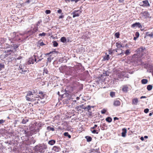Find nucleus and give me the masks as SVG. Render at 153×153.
<instances>
[{
    "mask_svg": "<svg viewBox=\"0 0 153 153\" xmlns=\"http://www.w3.org/2000/svg\"><path fill=\"white\" fill-rule=\"evenodd\" d=\"M109 55H107L106 56H105V57L103 59L104 60H108L109 59Z\"/></svg>",
    "mask_w": 153,
    "mask_h": 153,
    "instance_id": "obj_34",
    "label": "nucleus"
},
{
    "mask_svg": "<svg viewBox=\"0 0 153 153\" xmlns=\"http://www.w3.org/2000/svg\"><path fill=\"white\" fill-rule=\"evenodd\" d=\"M97 127V125L96 124H95L94 125V126H93V127H92L91 128V129H96V128Z\"/></svg>",
    "mask_w": 153,
    "mask_h": 153,
    "instance_id": "obj_45",
    "label": "nucleus"
},
{
    "mask_svg": "<svg viewBox=\"0 0 153 153\" xmlns=\"http://www.w3.org/2000/svg\"><path fill=\"white\" fill-rule=\"evenodd\" d=\"M47 128L48 130H51L53 131L55 130L54 128H53L51 127L50 126H48Z\"/></svg>",
    "mask_w": 153,
    "mask_h": 153,
    "instance_id": "obj_30",
    "label": "nucleus"
},
{
    "mask_svg": "<svg viewBox=\"0 0 153 153\" xmlns=\"http://www.w3.org/2000/svg\"><path fill=\"white\" fill-rule=\"evenodd\" d=\"M152 88L153 86L152 85H149L147 86V89L148 91H150L152 89Z\"/></svg>",
    "mask_w": 153,
    "mask_h": 153,
    "instance_id": "obj_28",
    "label": "nucleus"
},
{
    "mask_svg": "<svg viewBox=\"0 0 153 153\" xmlns=\"http://www.w3.org/2000/svg\"><path fill=\"white\" fill-rule=\"evenodd\" d=\"M5 121V120L3 119H1L0 120V125L1 124L4 123Z\"/></svg>",
    "mask_w": 153,
    "mask_h": 153,
    "instance_id": "obj_38",
    "label": "nucleus"
},
{
    "mask_svg": "<svg viewBox=\"0 0 153 153\" xmlns=\"http://www.w3.org/2000/svg\"><path fill=\"white\" fill-rule=\"evenodd\" d=\"M106 111V110L105 108H104L101 111V113L102 114H104Z\"/></svg>",
    "mask_w": 153,
    "mask_h": 153,
    "instance_id": "obj_37",
    "label": "nucleus"
},
{
    "mask_svg": "<svg viewBox=\"0 0 153 153\" xmlns=\"http://www.w3.org/2000/svg\"><path fill=\"white\" fill-rule=\"evenodd\" d=\"M25 67L24 66H23L22 65H20L19 66V68L21 70V72H20V73L22 74H25L24 73L25 72H27V73L29 71L26 70V68L24 69V67Z\"/></svg>",
    "mask_w": 153,
    "mask_h": 153,
    "instance_id": "obj_7",
    "label": "nucleus"
},
{
    "mask_svg": "<svg viewBox=\"0 0 153 153\" xmlns=\"http://www.w3.org/2000/svg\"><path fill=\"white\" fill-rule=\"evenodd\" d=\"M67 137H68V138H71V136L70 135H69H69H68V136Z\"/></svg>",
    "mask_w": 153,
    "mask_h": 153,
    "instance_id": "obj_62",
    "label": "nucleus"
},
{
    "mask_svg": "<svg viewBox=\"0 0 153 153\" xmlns=\"http://www.w3.org/2000/svg\"><path fill=\"white\" fill-rule=\"evenodd\" d=\"M51 57H49L47 59V62H51Z\"/></svg>",
    "mask_w": 153,
    "mask_h": 153,
    "instance_id": "obj_47",
    "label": "nucleus"
},
{
    "mask_svg": "<svg viewBox=\"0 0 153 153\" xmlns=\"http://www.w3.org/2000/svg\"><path fill=\"white\" fill-rule=\"evenodd\" d=\"M146 96H142V97H141L140 98L141 99H142L143 98H146Z\"/></svg>",
    "mask_w": 153,
    "mask_h": 153,
    "instance_id": "obj_58",
    "label": "nucleus"
},
{
    "mask_svg": "<svg viewBox=\"0 0 153 153\" xmlns=\"http://www.w3.org/2000/svg\"><path fill=\"white\" fill-rule=\"evenodd\" d=\"M116 46L117 48H119L124 47V46L123 45V44L120 42H118L116 43Z\"/></svg>",
    "mask_w": 153,
    "mask_h": 153,
    "instance_id": "obj_12",
    "label": "nucleus"
},
{
    "mask_svg": "<svg viewBox=\"0 0 153 153\" xmlns=\"http://www.w3.org/2000/svg\"><path fill=\"white\" fill-rule=\"evenodd\" d=\"M123 51H122V52H121V53H120L119 54V55H123V54H123Z\"/></svg>",
    "mask_w": 153,
    "mask_h": 153,
    "instance_id": "obj_61",
    "label": "nucleus"
},
{
    "mask_svg": "<svg viewBox=\"0 0 153 153\" xmlns=\"http://www.w3.org/2000/svg\"><path fill=\"white\" fill-rule=\"evenodd\" d=\"M146 35L147 36H149L151 38H153V32L150 33L148 32L146 33Z\"/></svg>",
    "mask_w": 153,
    "mask_h": 153,
    "instance_id": "obj_20",
    "label": "nucleus"
},
{
    "mask_svg": "<svg viewBox=\"0 0 153 153\" xmlns=\"http://www.w3.org/2000/svg\"><path fill=\"white\" fill-rule=\"evenodd\" d=\"M45 45V44L43 42V41L42 39H40L39 41L37 43V46L39 47L43 46Z\"/></svg>",
    "mask_w": 153,
    "mask_h": 153,
    "instance_id": "obj_15",
    "label": "nucleus"
},
{
    "mask_svg": "<svg viewBox=\"0 0 153 153\" xmlns=\"http://www.w3.org/2000/svg\"><path fill=\"white\" fill-rule=\"evenodd\" d=\"M38 30V29L37 28H34L33 29V31H32V33H35Z\"/></svg>",
    "mask_w": 153,
    "mask_h": 153,
    "instance_id": "obj_40",
    "label": "nucleus"
},
{
    "mask_svg": "<svg viewBox=\"0 0 153 153\" xmlns=\"http://www.w3.org/2000/svg\"><path fill=\"white\" fill-rule=\"evenodd\" d=\"M91 106L89 105H88L87 106V107L86 108L87 109L88 111H89L90 110H91Z\"/></svg>",
    "mask_w": 153,
    "mask_h": 153,
    "instance_id": "obj_43",
    "label": "nucleus"
},
{
    "mask_svg": "<svg viewBox=\"0 0 153 153\" xmlns=\"http://www.w3.org/2000/svg\"><path fill=\"white\" fill-rule=\"evenodd\" d=\"M62 10L60 9H59L57 10V12L59 13H62Z\"/></svg>",
    "mask_w": 153,
    "mask_h": 153,
    "instance_id": "obj_51",
    "label": "nucleus"
},
{
    "mask_svg": "<svg viewBox=\"0 0 153 153\" xmlns=\"http://www.w3.org/2000/svg\"><path fill=\"white\" fill-rule=\"evenodd\" d=\"M105 120L107 122L110 123L112 121V119L111 117H108L106 118Z\"/></svg>",
    "mask_w": 153,
    "mask_h": 153,
    "instance_id": "obj_26",
    "label": "nucleus"
},
{
    "mask_svg": "<svg viewBox=\"0 0 153 153\" xmlns=\"http://www.w3.org/2000/svg\"><path fill=\"white\" fill-rule=\"evenodd\" d=\"M53 45L54 47H57L58 45V43L56 41L53 42Z\"/></svg>",
    "mask_w": 153,
    "mask_h": 153,
    "instance_id": "obj_35",
    "label": "nucleus"
},
{
    "mask_svg": "<svg viewBox=\"0 0 153 153\" xmlns=\"http://www.w3.org/2000/svg\"><path fill=\"white\" fill-rule=\"evenodd\" d=\"M130 50L129 49L127 50L125 52V54L126 56L129 55L130 53Z\"/></svg>",
    "mask_w": 153,
    "mask_h": 153,
    "instance_id": "obj_27",
    "label": "nucleus"
},
{
    "mask_svg": "<svg viewBox=\"0 0 153 153\" xmlns=\"http://www.w3.org/2000/svg\"><path fill=\"white\" fill-rule=\"evenodd\" d=\"M140 139H141V140H144V138H143V137H141V138H140Z\"/></svg>",
    "mask_w": 153,
    "mask_h": 153,
    "instance_id": "obj_64",
    "label": "nucleus"
},
{
    "mask_svg": "<svg viewBox=\"0 0 153 153\" xmlns=\"http://www.w3.org/2000/svg\"><path fill=\"white\" fill-rule=\"evenodd\" d=\"M110 95L112 97H113L115 96V93L113 92H111L110 93Z\"/></svg>",
    "mask_w": 153,
    "mask_h": 153,
    "instance_id": "obj_36",
    "label": "nucleus"
},
{
    "mask_svg": "<svg viewBox=\"0 0 153 153\" xmlns=\"http://www.w3.org/2000/svg\"><path fill=\"white\" fill-rule=\"evenodd\" d=\"M114 121H115L116 120H119V118L117 117H115L114 118Z\"/></svg>",
    "mask_w": 153,
    "mask_h": 153,
    "instance_id": "obj_55",
    "label": "nucleus"
},
{
    "mask_svg": "<svg viewBox=\"0 0 153 153\" xmlns=\"http://www.w3.org/2000/svg\"><path fill=\"white\" fill-rule=\"evenodd\" d=\"M97 129H92L90 128V130L91 132L94 134H98L100 131V129L99 128V127L97 128Z\"/></svg>",
    "mask_w": 153,
    "mask_h": 153,
    "instance_id": "obj_9",
    "label": "nucleus"
},
{
    "mask_svg": "<svg viewBox=\"0 0 153 153\" xmlns=\"http://www.w3.org/2000/svg\"><path fill=\"white\" fill-rule=\"evenodd\" d=\"M10 52H13V50H8L7 51V53H8V54L10 55V54H11V53H10Z\"/></svg>",
    "mask_w": 153,
    "mask_h": 153,
    "instance_id": "obj_49",
    "label": "nucleus"
},
{
    "mask_svg": "<svg viewBox=\"0 0 153 153\" xmlns=\"http://www.w3.org/2000/svg\"><path fill=\"white\" fill-rule=\"evenodd\" d=\"M60 40L61 42L65 43L66 41V39L65 37L63 36L61 38Z\"/></svg>",
    "mask_w": 153,
    "mask_h": 153,
    "instance_id": "obj_25",
    "label": "nucleus"
},
{
    "mask_svg": "<svg viewBox=\"0 0 153 153\" xmlns=\"http://www.w3.org/2000/svg\"><path fill=\"white\" fill-rule=\"evenodd\" d=\"M102 76H103V75L102 74H101L100 75V76L99 77H98V79H101V77H102Z\"/></svg>",
    "mask_w": 153,
    "mask_h": 153,
    "instance_id": "obj_56",
    "label": "nucleus"
},
{
    "mask_svg": "<svg viewBox=\"0 0 153 153\" xmlns=\"http://www.w3.org/2000/svg\"><path fill=\"white\" fill-rule=\"evenodd\" d=\"M136 27H138L140 28L142 27L141 25L139 22H136L132 24L131 25V27L132 28H134Z\"/></svg>",
    "mask_w": 153,
    "mask_h": 153,
    "instance_id": "obj_8",
    "label": "nucleus"
},
{
    "mask_svg": "<svg viewBox=\"0 0 153 153\" xmlns=\"http://www.w3.org/2000/svg\"><path fill=\"white\" fill-rule=\"evenodd\" d=\"M39 95H37V97H36V98L40 97L41 99H43L44 98V97L45 96V94H43V92L42 91L39 92Z\"/></svg>",
    "mask_w": 153,
    "mask_h": 153,
    "instance_id": "obj_13",
    "label": "nucleus"
},
{
    "mask_svg": "<svg viewBox=\"0 0 153 153\" xmlns=\"http://www.w3.org/2000/svg\"><path fill=\"white\" fill-rule=\"evenodd\" d=\"M140 5L143 7H147L150 6V4L148 0L143 1L140 3Z\"/></svg>",
    "mask_w": 153,
    "mask_h": 153,
    "instance_id": "obj_5",
    "label": "nucleus"
},
{
    "mask_svg": "<svg viewBox=\"0 0 153 153\" xmlns=\"http://www.w3.org/2000/svg\"><path fill=\"white\" fill-rule=\"evenodd\" d=\"M85 138L86 139L87 142H90L92 140V138L90 136H86L85 137Z\"/></svg>",
    "mask_w": 153,
    "mask_h": 153,
    "instance_id": "obj_29",
    "label": "nucleus"
},
{
    "mask_svg": "<svg viewBox=\"0 0 153 153\" xmlns=\"http://www.w3.org/2000/svg\"><path fill=\"white\" fill-rule=\"evenodd\" d=\"M137 37H134V40H136L137 38Z\"/></svg>",
    "mask_w": 153,
    "mask_h": 153,
    "instance_id": "obj_59",
    "label": "nucleus"
},
{
    "mask_svg": "<svg viewBox=\"0 0 153 153\" xmlns=\"http://www.w3.org/2000/svg\"><path fill=\"white\" fill-rule=\"evenodd\" d=\"M122 130L123 132L122 133V137H125L127 133V130L126 128H124L122 129Z\"/></svg>",
    "mask_w": 153,
    "mask_h": 153,
    "instance_id": "obj_17",
    "label": "nucleus"
},
{
    "mask_svg": "<svg viewBox=\"0 0 153 153\" xmlns=\"http://www.w3.org/2000/svg\"><path fill=\"white\" fill-rule=\"evenodd\" d=\"M141 82L142 84H145L148 83V80L146 79H143L141 80Z\"/></svg>",
    "mask_w": 153,
    "mask_h": 153,
    "instance_id": "obj_23",
    "label": "nucleus"
},
{
    "mask_svg": "<svg viewBox=\"0 0 153 153\" xmlns=\"http://www.w3.org/2000/svg\"><path fill=\"white\" fill-rule=\"evenodd\" d=\"M114 36L116 37L117 38H119L120 36V33L119 32H117L115 33Z\"/></svg>",
    "mask_w": 153,
    "mask_h": 153,
    "instance_id": "obj_33",
    "label": "nucleus"
},
{
    "mask_svg": "<svg viewBox=\"0 0 153 153\" xmlns=\"http://www.w3.org/2000/svg\"><path fill=\"white\" fill-rule=\"evenodd\" d=\"M128 87L127 85H124L123 87L122 90L123 92H127L128 91Z\"/></svg>",
    "mask_w": 153,
    "mask_h": 153,
    "instance_id": "obj_19",
    "label": "nucleus"
},
{
    "mask_svg": "<svg viewBox=\"0 0 153 153\" xmlns=\"http://www.w3.org/2000/svg\"><path fill=\"white\" fill-rule=\"evenodd\" d=\"M152 114H153V113H150L149 114V116H152Z\"/></svg>",
    "mask_w": 153,
    "mask_h": 153,
    "instance_id": "obj_60",
    "label": "nucleus"
},
{
    "mask_svg": "<svg viewBox=\"0 0 153 153\" xmlns=\"http://www.w3.org/2000/svg\"><path fill=\"white\" fill-rule=\"evenodd\" d=\"M46 35V33L44 32H43L42 33H39V36L42 37L45 36Z\"/></svg>",
    "mask_w": 153,
    "mask_h": 153,
    "instance_id": "obj_31",
    "label": "nucleus"
},
{
    "mask_svg": "<svg viewBox=\"0 0 153 153\" xmlns=\"http://www.w3.org/2000/svg\"><path fill=\"white\" fill-rule=\"evenodd\" d=\"M80 108H82V109H85L86 108V107H85L84 105L82 104L80 105Z\"/></svg>",
    "mask_w": 153,
    "mask_h": 153,
    "instance_id": "obj_41",
    "label": "nucleus"
},
{
    "mask_svg": "<svg viewBox=\"0 0 153 153\" xmlns=\"http://www.w3.org/2000/svg\"><path fill=\"white\" fill-rule=\"evenodd\" d=\"M45 13L46 14H49L51 13V11L50 10H46L45 11Z\"/></svg>",
    "mask_w": 153,
    "mask_h": 153,
    "instance_id": "obj_42",
    "label": "nucleus"
},
{
    "mask_svg": "<svg viewBox=\"0 0 153 153\" xmlns=\"http://www.w3.org/2000/svg\"><path fill=\"white\" fill-rule=\"evenodd\" d=\"M140 49H141L142 50H143L144 49H145V48H144L143 47H140Z\"/></svg>",
    "mask_w": 153,
    "mask_h": 153,
    "instance_id": "obj_57",
    "label": "nucleus"
},
{
    "mask_svg": "<svg viewBox=\"0 0 153 153\" xmlns=\"http://www.w3.org/2000/svg\"><path fill=\"white\" fill-rule=\"evenodd\" d=\"M112 53V51H109V54H111Z\"/></svg>",
    "mask_w": 153,
    "mask_h": 153,
    "instance_id": "obj_63",
    "label": "nucleus"
},
{
    "mask_svg": "<svg viewBox=\"0 0 153 153\" xmlns=\"http://www.w3.org/2000/svg\"><path fill=\"white\" fill-rule=\"evenodd\" d=\"M4 67V65H2L1 64H0V71H1L3 67Z\"/></svg>",
    "mask_w": 153,
    "mask_h": 153,
    "instance_id": "obj_53",
    "label": "nucleus"
},
{
    "mask_svg": "<svg viewBox=\"0 0 153 153\" xmlns=\"http://www.w3.org/2000/svg\"><path fill=\"white\" fill-rule=\"evenodd\" d=\"M138 102V100L137 98H135L132 100V105H137Z\"/></svg>",
    "mask_w": 153,
    "mask_h": 153,
    "instance_id": "obj_14",
    "label": "nucleus"
},
{
    "mask_svg": "<svg viewBox=\"0 0 153 153\" xmlns=\"http://www.w3.org/2000/svg\"><path fill=\"white\" fill-rule=\"evenodd\" d=\"M62 15L59 16V19H62L64 17V16L63 15V13H61Z\"/></svg>",
    "mask_w": 153,
    "mask_h": 153,
    "instance_id": "obj_50",
    "label": "nucleus"
},
{
    "mask_svg": "<svg viewBox=\"0 0 153 153\" xmlns=\"http://www.w3.org/2000/svg\"><path fill=\"white\" fill-rule=\"evenodd\" d=\"M29 120L27 117H25L22 120V123L23 124H25L27 123V122H28Z\"/></svg>",
    "mask_w": 153,
    "mask_h": 153,
    "instance_id": "obj_21",
    "label": "nucleus"
},
{
    "mask_svg": "<svg viewBox=\"0 0 153 153\" xmlns=\"http://www.w3.org/2000/svg\"><path fill=\"white\" fill-rule=\"evenodd\" d=\"M76 110L78 111H79V110H80V106H77L76 107Z\"/></svg>",
    "mask_w": 153,
    "mask_h": 153,
    "instance_id": "obj_48",
    "label": "nucleus"
},
{
    "mask_svg": "<svg viewBox=\"0 0 153 153\" xmlns=\"http://www.w3.org/2000/svg\"><path fill=\"white\" fill-rule=\"evenodd\" d=\"M120 105V102L119 100H116L114 101V105L115 106H118Z\"/></svg>",
    "mask_w": 153,
    "mask_h": 153,
    "instance_id": "obj_18",
    "label": "nucleus"
},
{
    "mask_svg": "<svg viewBox=\"0 0 153 153\" xmlns=\"http://www.w3.org/2000/svg\"><path fill=\"white\" fill-rule=\"evenodd\" d=\"M144 112L146 113H147L149 112V109L148 108H146L144 109Z\"/></svg>",
    "mask_w": 153,
    "mask_h": 153,
    "instance_id": "obj_46",
    "label": "nucleus"
},
{
    "mask_svg": "<svg viewBox=\"0 0 153 153\" xmlns=\"http://www.w3.org/2000/svg\"><path fill=\"white\" fill-rule=\"evenodd\" d=\"M141 14L146 18H148L149 15V13L147 11L142 12L141 13Z\"/></svg>",
    "mask_w": 153,
    "mask_h": 153,
    "instance_id": "obj_11",
    "label": "nucleus"
},
{
    "mask_svg": "<svg viewBox=\"0 0 153 153\" xmlns=\"http://www.w3.org/2000/svg\"><path fill=\"white\" fill-rule=\"evenodd\" d=\"M33 94L32 91H29L27 92V95L25 96L26 100L28 101H33L36 100V97H33Z\"/></svg>",
    "mask_w": 153,
    "mask_h": 153,
    "instance_id": "obj_2",
    "label": "nucleus"
},
{
    "mask_svg": "<svg viewBox=\"0 0 153 153\" xmlns=\"http://www.w3.org/2000/svg\"><path fill=\"white\" fill-rule=\"evenodd\" d=\"M64 136H67V137L68 136V135H69V134L68 132H65L64 133Z\"/></svg>",
    "mask_w": 153,
    "mask_h": 153,
    "instance_id": "obj_52",
    "label": "nucleus"
},
{
    "mask_svg": "<svg viewBox=\"0 0 153 153\" xmlns=\"http://www.w3.org/2000/svg\"><path fill=\"white\" fill-rule=\"evenodd\" d=\"M90 151L91 152H94V153H100V152L99 151V149H91L90 150Z\"/></svg>",
    "mask_w": 153,
    "mask_h": 153,
    "instance_id": "obj_16",
    "label": "nucleus"
},
{
    "mask_svg": "<svg viewBox=\"0 0 153 153\" xmlns=\"http://www.w3.org/2000/svg\"><path fill=\"white\" fill-rule=\"evenodd\" d=\"M146 68L149 70H153V66L152 65L147 64L146 65Z\"/></svg>",
    "mask_w": 153,
    "mask_h": 153,
    "instance_id": "obj_22",
    "label": "nucleus"
},
{
    "mask_svg": "<svg viewBox=\"0 0 153 153\" xmlns=\"http://www.w3.org/2000/svg\"><path fill=\"white\" fill-rule=\"evenodd\" d=\"M34 58L32 57L29 59L28 62V64L29 65L31 64H33L34 62L39 61L40 60L39 59L37 61V59H38V57L36 55H34Z\"/></svg>",
    "mask_w": 153,
    "mask_h": 153,
    "instance_id": "obj_4",
    "label": "nucleus"
},
{
    "mask_svg": "<svg viewBox=\"0 0 153 153\" xmlns=\"http://www.w3.org/2000/svg\"><path fill=\"white\" fill-rule=\"evenodd\" d=\"M56 142V141L54 140H51L50 141L48 142V143L49 144L51 145H53Z\"/></svg>",
    "mask_w": 153,
    "mask_h": 153,
    "instance_id": "obj_24",
    "label": "nucleus"
},
{
    "mask_svg": "<svg viewBox=\"0 0 153 153\" xmlns=\"http://www.w3.org/2000/svg\"><path fill=\"white\" fill-rule=\"evenodd\" d=\"M43 71L44 73H45L46 74H48V72L46 68H44Z\"/></svg>",
    "mask_w": 153,
    "mask_h": 153,
    "instance_id": "obj_44",
    "label": "nucleus"
},
{
    "mask_svg": "<svg viewBox=\"0 0 153 153\" xmlns=\"http://www.w3.org/2000/svg\"><path fill=\"white\" fill-rule=\"evenodd\" d=\"M11 47H13L15 49H16L18 48V46L16 45L13 44L11 45Z\"/></svg>",
    "mask_w": 153,
    "mask_h": 153,
    "instance_id": "obj_32",
    "label": "nucleus"
},
{
    "mask_svg": "<svg viewBox=\"0 0 153 153\" xmlns=\"http://www.w3.org/2000/svg\"><path fill=\"white\" fill-rule=\"evenodd\" d=\"M12 37L10 38V40H11V42L14 43L20 40L21 38L19 37V35L17 33L13 32L11 34Z\"/></svg>",
    "mask_w": 153,
    "mask_h": 153,
    "instance_id": "obj_1",
    "label": "nucleus"
},
{
    "mask_svg": "<svg viewBox=\"0 0 153 153\" xmlns=\"http://www.w3.org/2000/svg\"><path fill=\"white\" fill-rule=\"evenodd\" d=\"M27 133L28 132L26 130L24 131V133L25 135V136H27L28 135Z\"/></svg>",
    "mask_w": 153,
    "mask_h": 153,
    "instance_id": "obj_54",
    "label": "nucleus"
},
{
    "mask_svg": "<svg viewBox=\"0 0 153 153\" xmlns=\"http://www.w3.org/2000/svg\"><path fill=\"white\" fill-rule=\"evenodd\" d=\"M52 150L55 152H59L60 151L61 149L59 146H54L53 147Z\"/></svg>",
    "mask_w": 153,
    "mask_h": 153,
    "instance_id": "obj_10",
    "label": "nucleus"
},
{
    "mask_svg": "<svg viewBox=\"0 0 153 153\" xmlns=\"http://www.w3.org/2000/svg\"><path fill=\"white\" fill-rule=\"evenodd\" d=\"M139 35H140V34H139V32H136V33H135V37H137L138 38L139 36Z\"/></svg>",
    "mask_w": 153,
    "mask_h": 153,
    "instance_id": "obj_39",
    "label": "nucleus"
},
{
    "mask_svg": "<svg viewBox=\"0 0 153 153\" xmlns=\"http://www.w3.org/2000/svg\"><path fill=\"white\" fill-rule=\"evenodd\" d=\"M36 150L39 152H42V151L47 149V146L46 145L42 143L37 145L36 146Z\"/></svg>",
    "mask_w": 153,
    "mask_h": 153,
    "instance_id": "obj_3",
    "label": "nucleus"
},
{
    "mask_svg": "<svg viewBox=\"0 0 153 153\" xmlns=\"http://www.w3.org/2000/svg\"><path fill=\"white\" fill-rule=\"evenodd\" d=\"M81 13V11L79 10H74L73 12V17L74 18L79 16Z\"/></svg>",
    "mask_w": 153,
    "mask_h": 153,
    "instance_id": "obj_6",
    "label": "nucleus"
}]
</instances>
